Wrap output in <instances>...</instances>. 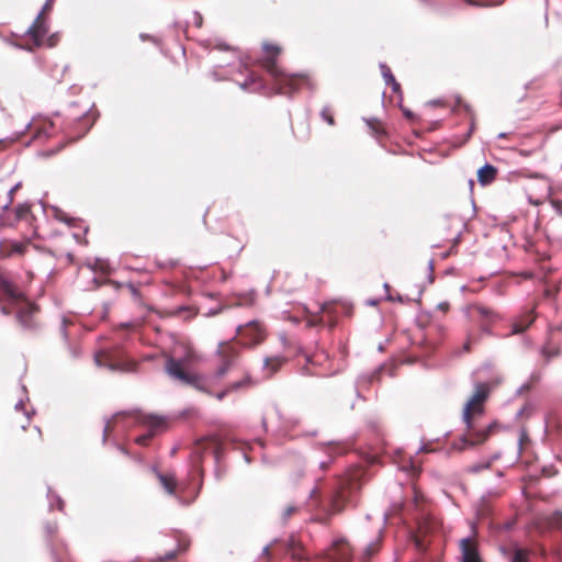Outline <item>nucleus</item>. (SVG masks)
<instances>
[{
	"label": "nucleus",
	"mask_w": 562,
	"mask_h": 562,
	"mask_svg": "<svg viewBox=\"0 0 562 562\" xmlns=\"http://www.w3.org/2000/svg\"><path fill=\"white\" fill-rule=\"evenodd\" d=\"M488 386L486 384H477L471 398L467 402L463 409V422L467 430L463 436L452 443L453 448L462 451L467 448L476 447L484 443L491 435L498 429L496 422L488 426L477 429L475 426V417L482 416L484 413V403L488 397Z\"/></svg>",
	"instance_id": "f257e3e1"
},
{
	"label": "nucleus",
	"mask_w": 562,
	"mask_h": 562,
	"mask_svg": "<svg viewBox=\"0 0 562 562\" xmlns=\"http://www.w3.org/2000/svg\"><path fill=\"white\" fill-rule=\"evenodd\" d=\"M263 55L257 64L263 68L272 79L276 92L284 95H292L303 87H311L312 79L308 74H288L278 66V58L281 55V47L276 44L265 43Z\"/></svg>",
	"instance_id": "f03ea898"
},
{
	"label": "nucleus",
	"mask_w": 562,
	"mask_h": 562,
	"mask_svg": "<svg viewBox=\"0 0 562 562\" xmlns=\"http://www.w3.org/2000/svg\"><path fill=\"white\" fill-rule=\"evenodd\" d=\"M361 473L359 470L351 471L339 479L338 485L328 502L327 515L319 519V522L327 525L329 518L344 512L351 502L353 494L360 488Z\"/></svg>",
	"instance_id": "7ed1b4c3"
},
{
	"label": "nucleus",
	"mask_w": 562,
	"mask_h": 562,
	"mask_svg": "<svg viewBox=\"0 0 562 562\" xmlns=\"http://www.w3.org/2000/svg\"><path fill=\"white\" fill-rule=\"evenodd\" d=\"M124 416H133L138 424H142L148 428V431L142 436H138L135 439V442L139 446H148L150 440L158 434H161L167 430L168 422L165 417L158 415H146L138 412L135 413H117L113 416L111 420H109L103 430V440L111 435L114 430L115 423L119 418Z\"/></svg>",
	"instance_id": "20e7f679"
},
{
	"label": "nucleus",
	"mask_w": 562,
	"mask_h": 562,
	"mask_svg": "<svg viewBox=\"0 0 562 562\" xmlns=\"http://www.w3.org/2000/svg\"><path fill=\"white\" fill-rule=\"evenodd\" d=\"M95 362L100 367L120 372H134L138 366L134 359L128 358L124 350L119 347L99 351L95 355Z\"/></svg>",
	"instance_id": "39448f33"
},
{
	"label": "nucleus",
	"mask_w": 562,
	"mask_h": 562,
	"mask_svg": "<svg viewBox=\"0 0 562 562\" xmlns=\"http://www.w3.org/2000/svg\"><path fill=\"white\" fill-rule=\"evenodd\" d=\"M215 357L217 359L215 376L221 379L237 364L240 358V348L237 346L236 338L221 341L217 345Z\"/></svg>",
	"instance_id": "423d86ee"
},
{
	"label": "nucleus",
	"mask_w": 562,
	"mask_h": 562,
	"mask_svg": "<svg viewBox=\"0 0 562 562\" xmlns=\"http://www.w3.org/2000/svg\"><path fill=\"white\" fill-rule=\"evenodd\" d=\"M268 336L267 327L259 321H250L236 328V342L246 348L261 345Z\"/></svg>",
	"instance_id": "0eeeda50"
},
{
	"label": "nucleus",
	"mask_w": 562,
	"mask_h": 562,
	"mask_svg": "<svg viewBox=\"0 0 562 562\" xmlns=\"http://www.w3.org/2000/svg\"><path fill=\"white\" fill-rule=\"evenodd\" d=\"M467 313L472 319L480 323L482 331L486 334H491V326L501 318L495 310L477 302L469 304Z\"/></svg>",
	"instance_id": "6e6552de"
},
{
	"label": "nucleus",
	"mask_w": 562,
	"mask_h": 562,
	"mask_svg": "<svg viewBox=\"0 0 562 562\" xmlns=\"http://www.w3.org/2000/svg\"><path fill=\"white\" fill-rule=\"evenodd\" d=\"M165 370L173 380H177L186 385L198 387V375L186 371L182 361L176 360L172 357H168L166 360Z\"/></svg>",
	"instance_id": "1a4fd4ad"
},
{
	"label": "nucleus",
	"mask_w": 562,
	"mask_h": 562,
	"mask_svg": "<svg viewBox=\"0 0 562 562\" xmlns=\"http://www.w3.org/2000/svg\"><path fill=\"white\" fill-rule=\"evenodd\" d=\"M352 558V550L349 543L339 539L336 540L331 547L318 557L319 562H350Z\"/></svg>",
	"instance_id": "9d476101"
},
{
	"label": "nucleus",
	"mask_w": 562,
	"mask_h": 562,
	"mask_svg": "<svg viewBox=\"0 0 562 562\" xmlns=\"http://www.w3.org/2000/svg\"><path fill=\"white\" fill-rule=\"evenodd\" d=\"M437 528L438 525L431 517H425L418 522L417 530L412 535V539L418 550L425 551L428 548L430 543L428 538Z\"/></svg>",
	"instance_id": "9b49d317"
},
{
	"label": "nucleus",
	"mask_w": 562,
	"mask_h": 562,
	"mask_svg": "<svg viewBox=\"0 0 562 562\" xmlns=\"http://www.w3.org/2000/svg\"><path fill=\"white\" fill-rule=\"evenodd\" d=\"M322 323H327L330 327L335 326L338 317L340 315L350 316L351 315V306L345 302H327L324 303L321 307Z\"/></svg>",
	"instance_id": "f8f14e48"
},
{
	"label": "nucleus",
	"mask_w": 562,
	"mask_h": 562,
	"mask_svg": "<svg viewBox=\"0 0 562 562\" xmlns=\"http://www.w3.org/2000/svg\"><path fill=\"white\" fill-rule=\"evenodd\" d=\"M47 32L46 18H43V13H40L27 31L29 41L33 43L34 47H38L42 45Z\"/></svg>",
	"instance_id": "ddd939ff"
},
{
	"label": "nucleus",
	"mask_w": 562,
	"mask_h": 562,
	"mask_svg": "<svg viewBox=\"0 0 562 562\" xmlns=\"http://www.w3.org/2000/svg\"><path fill=\"white\" fill-rule=\"evenodd\" d=\"M54 123L47 119H35L27 125L32 139H46L50 137Z\"/></svg>",
	"instance_id": "4468645a"
},
{
	"label": "nucleus",
	"mask_w": 562,
	"mask_h": 562,
	"mask_svg": "<svg viewBox=\"0 0 562 562\" xmlns=\"http://www.w3.org/2000/svg\"><path fill=\"white\" fill-rule=\"evenodd\" d=\"M462 562H482L479 554L477 544L471 538H464L460 541Z\"/></svg>",
	"instance_id": "2eb2a0df"
},
{
	"label": "nucleus",
	"mask_w": 562,
	"mask_h": 562,
	"mask_svg": "<svg viewBox=\"0 0 562 562\" xmlns=\"http://www.w3.org/2000/svg\"><path fill=\"white\" fill-rule=\"evenodd\" d=\"M535 319L536 316L532 311L522 313L512 322V330L509 335L522 334L531 326Z\"/></svg>",
	"instance_id": "dca6fc26"
},
{
	"label": "nucleus",
	"mask_w": 562,
	"mask_h": 562,
	"mask_svg": "<svg viewBox=\"0 0 562 562\" xmlns=\"http://www.w3.org/2000/svg\"><path fill=\"white\" fill-rule=\"evenodd\" d=\"M0 291L12 301H19L23 297L19 288L3 273H0Z\"/></svg>",
	"instance_id": "f3484780"
},
{
	"label": "nucleus",
	"mask_w": 562,
	"mask_h": 562,
	"mask_svg": "<svg viewBox=\"0 0 562 562\" xmlns=\"http://www.w3.org/2000/svg\"><path fill=\"white\" fill-rule=\"evenodd\" d=\"M286 552L291 555V558L297 562L303 560H310V558L305 553V549L303 546L296 541L294 538H291L286 544Z\"/></svg>",
	"instance_id": "a211bd4d"
},
{
	"label": "nucleus",
	"mask_w": 562,
	"mask_h": 562,
	"mask_svg": "<svg viewBox=\"0 0 562 562\" xmlns=\"http://www.w3.org/2000/svg\"><path fill=\"white\" fill-rule=\"evenodd\" d=\"M497 176V168L486 164L477 170V180L482 186L491 184Z\"/></svg>",
	"instance_id": "6ab92c4d"
},
{
	"label": "nucleus",
	"mask_w": 562,
	"mask_h": 562,
	"mask_svg": "<svg viewBox=\"0 0 562 562\" xmlns=\"http://www.w3.org/2000/svg\"><path fill=\"white\" fill-rule=\"evenodd\" d=\"M288 362L286 357L277 355L265 359V369L269 371V375L278 372Z\"/></svg>",
	"instance_id": "aec40b11"
},
{
	"label": "nucleus",
	"mask_w": 562,
	"mask_h": 562,
	"mask_svg": "<svg viewBox=\"0 0 562 562\" xmlns=\"http://www.w3.org/2000/svg\"><path fill=\"white\" fill-rule=\"evenodd\" d=\"M156 476L168 494L173 495L176 493L177 480L173 474L156 472Z\"/></svg>",
	"instance_id": "412c9836"
},
{
	"label": "nucleus",
	"mask_w": 562,
	"mask_h": 562,
	"mask_svg": "<svg viewBox=\"0 0 562 562\" xmlns=\"http://www.w3.org/2000/svg\"><path fill=\"white\" fill-rule=\"evenodd\" d=\"M346 451L347 450L344 447H340L338 445H330V446H328L327 447L328 460L319 462V468L323 471H326L330 467V464L333 463V460H334L335 456L344 454Z\"/></svg>",
	"instance_id": "4be33fe9"
},
{
	"label": "nucleus",
	"mask_w": 562,
	"mask_h": 562,
	"mask_svg": "<svg viewBox=\"0 0 562 562\" xmlns=\"http://www.w3.org/2000/svg\"><path fill=\"white\" fill-rule=\"evenodd\" d=\"M541 353L546 361H550L552 358L558 357L560 353V347L552 341H547L541 348Z\"/></svg>",
	"instance_id": "5701e85b"
},
{
	"label": "nucleus",
	"mask_w": 562,
	"mask_h": 562,
	"mask_svg": "<svg viewBox=\"0 0 562 562\" xmlns=\"http://www.w3.org/2000/svg\"><path fill=\"white\" fill-rule=\"evenodd\" d=\"M9 249H7V246H1L2 255L5 257H10L14 254L23 255L26 250V245L21 243H13L10 244Z\"/></svg>",
	"instance_id": "b1692460"
},
{
	"label": "nucleus",
	"mask_w": 562,
	"mask_h": 562,
	"mask_svg": "<svg viewBox=\"0 0 562 562\" xmlns=\"http://www.w3.org/2000/svg\"><path fill=\"white\" fill-rule=\"evenodd\" d=\"M510 562H529V550L522 548L515 549Z\"/></svg>",
	"instance_id": "393cba45"
},
{
	"label": "nucleus",
	"mask_w": 562,
	"mask_h": 562,
	"mask_svg": "<svg viewBox=\"0 0 562 562\" xmlns=\"http://www.w3.org/2000/svg\"><path fill=\"white\" fill-rule=\"evenodd\" d=\"M322 119L330 126L335 125L334 111L331 106L326 105L321 111Z\"/></svg>",
	"instance_id": "a878e982"
},
{
	"label": "nucleus",
	"mask_w": 562,
	"mask_h": 562,
	"mask_svg": "<svg viewBox=\"0 0 562 562\" xmlns=\"http://www.w3.org/2000/svg\"><path fill=\"white\" fill-rule=\"evenodd\" d=\"M368 123V126L371 128V131L373 132V134L375 136H380V135H383L385 134L384 132V127L382 125V123L378 120H369L367 121Z\"/></svg>",
	"instance_id": "bb28decb"
},
{
	"label": "nucleus",
	"mask_w": 562,
	"mask_h": 562,
	"mask_svg": "<svg viewBox=\"0 0 562 562\" xmlns=\"http://www.w3.org/2000/svg\"><path fill=\"white\" fill-rule=\"evenodd\" d=\"M548 525L551 528L560 529L562 528V513H554L548 518Z\"/></svg>",
	"instance_id": "cd10ccee"
},
{
	"label": "nucleus",
	"mask_w": 562,
	"mask_h": 562,
	"mask_svg": "<svg viewBox=\"0 0 562 562\" xmlns=\"http://www.w3.org/2000/svg\"><path fill=\"white\" fill-rule=\"evenodd\" d=\"M380 542H381V540L379 537L375 541L369 543L364 550V554L368 558L374 555L380 550Z\"/></svg>",
	"instance_id": "c85d7f7f"
},
{
	"label": "nucleus",
	"mask_w": 562,
	"mask_h": 562,
	"mask_svg": "<svg viewBox=\"0 0 562 562\" xmlns=\"http://www.w3.org/2000/svg\"><path fill=\"white\" fill-rule=\"evenodd\" d=\"M382 74H383V77L385 79V82L391 86L392 82H394L396 79L395 77L393 76L391 69L385 66V65H382Z\"/></svg>",
	"instance_id": "c756f323"
},
{
	"label": "nucleus",
	"mask_w": 562,
	"mask_h": 562,
	"mask_svg": "<svg viewBox=\"0 0 562 562\" xmlns=\"http://www.w3.org/2000/svg\"><path fill=\"white\" fill-rule=\"evenodd\" d=\"M254 304H255V296L252 294H248L244 297H240L238 300V302L236 303V305H238V306H241V305L251 306Z\"/></svg>",
	"instance_id": "7c9ffc66"
},
{
	"label": "nucleus",
	"mask_w": 562,
	"mask_h": 562,
	"mask_svg": "<svg viewBox=\"0 0 562 562\" xmlns=\"http://www.w3.org/2000/svg\"><path fill=\"white\" fill-rule=\"evenodd\" d=\"M190 548V541L188 539H179L178 540V547L177 551H179V554H182L187 552Z\"/></svg>",
	"instance_id": "2f4dec72"
},
{
	"label": "nucleus",
	"mask_w": 562,
	"mask_h": 562,
	"mask_svg": "<svg viewBox=\"0 0 562 562\" xmlns=\"http://www.w3.org/2000/svg\"><path fill=\"white\" fill-rule=\"evenodd\" d=\"M296 512H297V508L294 505H289V506L285 507V509L283 512V518L286 520L292 515H294Z\"/></svg>",
	"instance_id": "473e14b6"
},
{
	"label": "nucleus",
	"mask_w": 562,
	"mask_h": 562,
	"mask_svg": "<svg viewBox=\"0 0 562 562\" xmlns=\"http://www.w3.org/2000/svg\"><path fill=\"white\" fill-rule=\"evenodd\" d=\"M490 468V463H477V464H473L469 468V470L473 473H476V472H480L481 470H484V469H488Z\"/></svg>",
	"instance_id": "72a5a7b5"
},
{
	"label": "nucleus",
	"mask_w": 562,
	"mask_h": 562,
	"mask_svg": "<svg viewBox=\"0 0 562 562\" xmlns=\"http://www.w3.org/2000/svg\"><path fill=\"white\" fill-rule=\"evenodd\" d=\"M54 0H47L44 4L42 11L40 13H43V18H46V14L52 10Z\"/></svg>",
	"instance_id": "f704fd0d"
},
{
	"label": "nucleus",
	"mask_w": 562,
	"mask_h": 562,
	"mask_svg": "<svg viewBox=\"0 0 562 562\" xmlns=\"http://www.w3.org/2000/svg\"><path fill=\"white\" fill-rule=\"evenodd\" d=\"M126 286L134 297H139L140 292L133 283H127Z\"/></svg>",
	"instance_id": "c9c22d12"
},
{
	"label": "nucleus",
	"mask_w": 562,
	"mask_h": 562,
	"mask_svg": "<svg viewBox=\"0 0 562 562\" xmlns=\"http://www.w3.org/2000/svg\"><path fill=\"white\" fill-rule=\"evenodd\" d=\"M31 316V312H27V313H20L19 315V319L22 324H24L25 326H30L29 324H26V317H30Z\"/></svg>",
	"instance_id": "e433bc0d"
},
{
	"label": "nucleus",
	"mask_w": 562,
	"mask_h": 562,
	"mask_svg": "<svg viewBox=\"0 0 562 562\" xmlns=\"http://www.w3.org/2000/svg\"><path fill=\"white\" fill-rule=\"evenodd\" d=\"M450 308V304L448 302H441L438 304V310H440L443 313H447Z\"/></svg>",
	"instance_id": "4c0bfd02"
},
{
	"label": "nucleus",
	"mask_w": 562,
	"mask_h": 562,
	"mask_svg": "<svg viewBox=\"0 0 562 562\" xmlns=\"http://www.w3.org/2000/svg\"><path fill=\"white\" fill-rule=\"evenodd\" d=\"M12 143H13V140L1 139V140H0V150L5 149V148H7V147H9Z\"/></svg>",
	"instance_id": "58836bf2"
},
{
	"label": "nucleus",
	"mask_w": 562,
	"mask_h": 562,
	"mask_svg": "<svg viewBox=\"0 0 562 562\" xmlns=\"http://www.w3.org/2000/svg\"><path fill=\"white\" fill-rule=\"evenodd\" d=\"M391 88L393 92L401 93V85L396 80L392 82Z\"/></svg>",
	"instance_id": "ea45409f"
},
{
	"label": "nucleus",
	"mask_w": 562,
	"mask_h": 562,
	"mask_svg": "<svg viewBox=\"0 0 562 562\" xmlns=\"http://www.w3.org/2000/svg\"><path fill=\"white\" fill-rule=\"evenodd\" d=\"M29 212V209L25 206H19L16 210L18 217H22L24 213Z\"/></svg>",
	"instance_id": "a19ab883"
},
{
	"label": "nucleus",
	"mask_w": 562,
	"mask_h": 562,
	"mask_svg": "<svg viewBox=\"0 0 562 562\" xmlns=\"http://www.w3.org/2000/svg\"><path fill=\"white\" fill-rule=\"evenodd\" d=\"M321 492L318 488H313L311 492V498H315L317 502L319 501Z\"/></svg>",
	"instance_id": "79ce46f5"
},
{
	"label": "nucleus",
	"mask_w": 562,
	"mask_h": 562,
	"mask_svg": "<svg viewBox=\"0 0 562 562\" xmlns=\"http://www.w3.org/2000/svg\"><path fill=\"white\" fill-rule=\"evenodd\" d=\"M245 382L244 381H240V382H237V383H234L232 384L228 390H237L238 387H240Z\"/></svg>",
	"instance_id": "37998d69"
},
{
	"label": "nucleus",
	"mask_w": 562,
	"mask_h": 562,
	"mask_svg": "<svg viewBox=\"0 0 562 562\" xmlns=\"http://www.w3.org/2000/svg\"><path fill=\"white\" fill-rule=\"evenodd\" d=\"M262 554L267 558H270L271 555V549L269 546L265 547Z\"/></svg>",
	"instance_id": "c03bdc74"
},
{
	"label": "nucleus",
	"mask_w": 562,
	"mask_h": 562,
	"mask_svg": "<svg viewBox=\"0 0 562 562\" xmlns=\"http://www.w3.org/2000/svg\"><path fill=\"white\" fill-rule=\"evenodd\" d=\"M474 126H475V124H474V122L472 121V122H471V126H470V130H469V133H468L467 138H469V137L471 136L472 132L474 131Z\"/></svg>",
	"instance_id": "a18cd8bd"
},
{
	"label": "nucleus",
	"mask_w": 562,
	"mask_h": 562,
	"mask_svg": "<svg viewBox=\"0 0 562 562\" xmlns=\"http://www.w3.org/2000/svg\"><path fill=\"white\" fill-rule=\"evenodd\" d=\"M464 1L471 5H482V3L477 2V1H473V0H464Z\"/></svg>",
	"instance_id": "49530a36"
},
{
	"label": "nucleus",
	"mask_w": 562,
	"mask_h": 562,
	"mask_svg": "<svg viewBox=\"0 0 562 562\" xmlns=\"http://www.w3.org/2000/svg\"><path fill=\"white\" fill-rule=\"evenodd\" d=\"M470 345H471L470 340H468V341L463 345V349H464V351H467V352H469V351H470Z\"/></svg>",
	"instance_id": "de8ad7c7"
},
{
	"label": "nucleus",
	"mask_w": 562,
	"mask_h": 562,
	"mask_svg": "<svg viewBox=\"0 0 562 562\" xmlns=\"http://www.w3.org/2000/svg\"><path fill=\"white\" fill-rule=\"evenodd\" d=\"M420 498H423V496L415 490V502L418 503Z\"/></svg>",
	"instance_id": "09e8293b"
},
{
	"label": "nucleus",
	"mask_w": 562,
	"mask_h": 562,
	"mask_svg": "<svg viewBox=\"0 0 562 562\" xmlns=\"http://www.w3.org/2000/svg\"><path fill=\"white\" fill-rule=\"evenodd\" d=\"M553 204H554V206L557 209H561L562 207V201H554Z\"/></svg>",
	"instance_id": "8fccbe9b"
},
{
	"label": "nucleus",
	"mask_w": 562,
	"mask_h": 562,
	"mask_svg": "<svg viewBox=\"0 0 562 562\" xmlns=\"http://www.w3.org/2000/svg\"><path fill=\"white\" fill-rule=\"evenodd\" d=\"M225 394H226V391H224V392H222V393H218V394H217V398H218V400H222V398L225 396Z\"/></svg>",
	"instance_id": "3c124183"
},
{
	"label": "nucleus",
	"mask_w": 562,
	"mask_h": 562,
	"mask_svg": "<svg viewBox=\"0 0 562 562\" xmlns=\"http://www.w3.org/2000/svg\"><path fill=\"white\" fill-rule=\"evenodd\" d=\"M207 440L206 439H203V440H200L196 442V447H200L202 443L206 442Z\"/></svg>",
	"instance_id": "603ef678"
},
{
	"label": "nucleus",
	"mask_w": 562,
	"mask_h": 562,
	"mask_svg": "<svg viewBox=\"0 0 562 562\" xmlns=\"http://www.w3.org/2000/svg\"><path fill=\"white\" fill-rule=\"evenodd\" d=\"M498 137H499V138H505V137H506V134H505V133H501V134L498 135Z\"/></svg>",
	"instance_id": "864d4df0"
},
{
	"label": "nucleus",
	"mask_w": 562,
	"mask_h": 562,
	"mask_svg": "<svg viewBox=\"0 0 562 562\" xmlns=\"http://www.w3.org/2000/svg\"><path fill=\"white\" fill-rule=\"evenodd\" d=\"M16 189H18V187L12 188V189L10 190V194L12 195V194H13V192H14Z\"/></svg>",
	"instance_id": "5fc2aeb1"
},
{
	"label": "nucleus",
	"mask_w": 562,
	"mask_h": 562,
	"mask_svg": "<svg viewBox=\"0 0 562 562\" xmlns=\"http://www.w3.org/2000/svg\"><path fill=\"white\" fill-rule=\"evenodd\" d=\"M35 430H36L37 435L41 437V431L37 428H35Z\"/></svg>",
	"instance_id": "6e6d98bb"
},
{
	"label": "nucleus",
	"mask_w": 562,
	"mask_h": 562,
	"mask_svg": "<svg viewBox=\"0 0 562 562\" xmlns=\"http://www.w3.org/2000/svg\"><path fill=\"white\" fill-rule=\"evenodd\" d=\"M561 214H562V211H561Z\"/></svg>",
	"instance_id": "4d7b16f0"
}]
</instances>
